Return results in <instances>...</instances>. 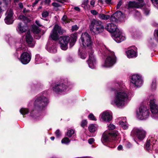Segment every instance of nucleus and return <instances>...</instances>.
<instances>
[{
    "mask_svg": "<svg viewBox=\"0 0 158 158\" xmlns=\"http://www.w3.org/2000/svg\"><path fill=\"white\" fill-rule=\"evenodd\" d=\"M113 90L114 91V95L111 97V104L119 108L124 106L128 98L127 89L123 84L116 83Z\"/></svg>",
    "mask_w": 158,
    "mask_h": 158,
    "instance_id": "f257e3e1",
    "label": "nucleus"
},
{
    "mask_svg": "<svg viewBox=\"0 0 158 158\" xmlns=\"http://www.w3.org/2000/svg\"><path fill=\"white\" fill-rule=\"evenodd\" d=\"M98 47L99 53L105 56H107L105 63L102 66L106 67L113 66L116 62V58L114 52L107 49L105 46L101 43H98Z\"/></svg>",
    "mask_w": 158,
    "mask_h": 158,
    "instance_id": "f03ea898",
    "label": "nucleus"
},
{
    "mask_svg": "<svg viewBox=\"0 0 158 158\" xmlns=\"http://www.w3.org/2000/svg\"><path fill=\"white\" fill-rule=\"evenodd\" d=\"M105 29L109 32L113 33V39L116 42L120 43L125 39V37L122 32L117 28L116 25L114 23L107 24Z\"/></svg>",
    "mask_w": 158,
    "mask_h": 158,
    "instance_id": "7ed1b4c3",
    "label": "nucleus"
},
{
    "mask_svg": "<svg viewBox=\"0 0 158 158\" xmlns=\"http://www.w3.org/2000/svg\"><path fill=\"white\" fill-rule=\"evenodd\" d=\"M46 96V94H41L35 97L34 103V108L35 110H41L47 106L48 101Z\"/></svg>",
    "mask_w": 158,
    "mask_h": 158,
    "instance_id": "20e7f679",
    "label": "nucleus"
},
{
    "mask_svg": "<svg viewBox=\"0 0 158 158\" xmlns=\"http://www.w3.org/2000/svg\"><path fill=\"white\" fill-rule=\"evenodd\" d=\"M90 31L92 34H97L102 32L104 27L102 22L95 19L92 20L89 26Z\"/></svg>",
    "mask_w": 158,
    "mask_h": 158,
    "instance_id": "39448f33",
    "label": "nucleus"
},
{
    "mask_svg": "<svg viewBox=\"0 0 158 158\" xmlns=\"http://www.w3.org/2000/svg\"><path fill=\"white\" fill-rule=\"evenodd\" d=\"M149 101L150 110L152 114V117L158 118V106L156 104V100L154 95H150L148 98Z\"/></svg>",
    "mask_w": 158,
    "mask_h": 158,
    "instance_id": "423d86ee",
    "label": "nucleus"
},
{
    "mask_svg": "<svg viewBox=\"0 0 158 158\" xmlns=\"http://www.w3.org/2000/svg\"><path fill=\"white\" fill-rule=\"evenodd\" d=\"M136 115L139 119L140 120H145L149 117V112L146 107L141 106L137 110Z\"/></svg>",
    "mask_w": 158,
    "mask_h": 158,
    "instance_id": "0eeeda50",
    "label": "nucleus"
},
{
    "mask_svg": "<svg viewBox=\"0 0 158 158\" xmlns=\"http://www.w3.org/2000/svg\"><path fill=\"white\" fill-rule=\"evenodd\" d=\"M142 83L141 77L138 74H134L131 77L130 86L132 88H136L141 86Z\"/></svg>",
    "mask_w": 158,
    "mask_h": 158,
    "instance_id": "6e6552de",
    "label": "nucleus"
},
{
    "mask_svg": "<svg viewBox=\"0 0 158 158\" xmlns=\"http://www.w3.org/2000/svg\"><path fill=\"white\" fill-rule=\"evenodd\" d=\"M146 133V131L141 127H134L131 132L132 135L140 140L145 138Z\"/></svg>",
    "mask_w": 158,
    "mask_h": 158,
    "instance_id": "1a4fd4ad",
    "label": "nucleus"
},
{
    "mask_svg": "<svg viewBox=\"0 0 158 158\" xmlns=\"http://www.w3.org/2000/svg\"><path fill=\"white\" fill-rule=\"evenodd\" d=\"M118 135V132L117 131H114L112 133H104L102 135L101 139L102 142L104 145H106V143L110 141L111 139L114 140Z\"/></svg>",
    "mask_w": 158,
    "mask_h": 158,
    "instance_id": "9d476101",
    "label": "nucleus"
},
{
    "mask_svg": "<svg viewBox=\"0 0 158 158\" xmlns=\"http://www.w3.org/2000/svg\"><path fill=\"white\" fill-rule=\"evenodd\" d=\"M82 44L84 47H90L92 42L90 35L87 32L82 33L81 37Z\"/></svg>",
    "mask_w": 158,
    "mask_h": 158,
    "instance_id": "9b49d317",
    "label": "nucleus"
},
{
    "mask_svg": "<svg viewBox=\"0 0 158 158\" xmlns=\"http://www.w3.org/2000/svg\"><path fill=\"white\" fill-rule=\"evenodd\" d=\"M62 33L63 30L61 29V27L56 24L50 34V37L53 40H56L58 38L59 34L61 35Z\"/></svg>",
    "mask_w": 158,
    "mask_h": 158,
    "instance_id": "f8f14e48",
    "label": "nucleus"
},
{
    "mask_svg": "<svg viewBox=\"0 0 158 158\" xmlns=\"http://www.w3.org/2000/svg\"><path fill=\"white\" fill-rule=\"evenodd\" d=\"M53 90L56 93H60L65 91L67 88L63 82H57L52 88Z\"/></svg>",
    "mask_w": 158,
    "mask_h": 158,
    "instance_id": "ddd939ff",
    "label": "nucleus"
},
{
    "mask_svg": "<svg viewBox=\"0 0 158 158\" xmlns=\"http://www.w3.org/2000/svg\"><path fill=\"white\" fill-rule=\"evenodd\" d=\"M70 40V38L68 36H62L59 38V43L62 49L65 50L67 49V45Z\"/></svg>",
    "mask_w": 158,
    "mask_h": 158,
    "instance_id": "4468645a",
    "label": "nucleus"
},
{
    "mask_svg": "<svg viewBox=\"0 0 158 158\" xmlns=\"http://www.w3.org/2000/svg\"><path fill=\"white\" fill-rule=\"evenodd\" d=\"M31 59V54L27 52L22 53L20 58V60L23 64H26L30 61Z\"/></svg>",
    "mask_w": 158,
    "mask_h": 158,
    "instance_id": "2eb2a0df",
    "label": "nucleus"
},
{
    "mask_svg": "<svg viewBox=\"0 0 158 158\" xmlns=\"http://www.w3.org/2000/svg\"><path fill=\"white\" fill-rule=\"evenodd\" d=\"M6 14L7 15L4 19L5 23L7 24H12L14 21L12 10L11 9L8 10Z\"/></svg>",
    "mask_w": 158,
    "mask_h": 158,
    "instance_id": "dca6fc26",
    "label": "nucleus"
},
{
    "mask_svg": "<svg viewBox=\"0 0 158 158\" xmlns=\"http://www.w3.org/2000/svg\"><path fill=\"white\" fill-rule=\"evenodd\" d=\"M100 118L101 121L108 122L112 120V116L111 113L105 111L101 114Z\"/></svg>",
    "mask_w": 158,
    "mask_h": 158,
    "instance_id": "f3484780",
    "label": "nucleus"
},
{
    "mask_svg": "<svg viewBox=\"0 0 158 158\" xmlns=\"http://www.w3.org/2000/svg\"><path fill=\"white\" fill-rule=\"evenodd\" d=\"M124 16V15L120 11H117L111 16L110 20L112 22H116Z\"/></svg>",
    "mask_w": 158,
    "mask_h": 158,
    "instance_id": "a211bd4d",
    "label": "nucleus"
},
{
    "mask_svg": "<svg viewBox=\"0 0 158 158\" xmlns=\"http://www.w3.org/2000/svg\"><path fill=\"white\" fill-rule=\"evenodd\" d=\"M26 40L28 46L30 47H33L35 44V42L32 37L30 34V32L28 31L26 35Z\"/></svg>",
    "mask_w": 158,
    "mask_h": 158,
    "instance_id": "6ab92c4d",
    "label": "nucleus"
},
{
    "mask_svg": "<svg viewBox=\"0 0 158 158\" xmlns=\"http://www.w3.org/2000/svg\"><path fill=\"white\" fill-rule=\"evenodd\" d=\"M88 62L90 68L93 69L96 67V59L92 54H90L89 55V59Z\"/></svg>",
    "mask_w": 158,
    "mask_h": 158,
    "instance_id": "aec40b11",
    "label": "nucleus"
},
{
    "mask_svg": "<svg viewBox=\"0 0 158 158\" xmlns=\"http://www.w3.org/2000/svg\"><path fill=\"white\" fill-rule=\"evenodd\" d=\"M117 120L119 121V124L124 129H127L128 128V126L126 121L125 117H121L118 118Z\"/></svg>",
    "mask_w": 158,
    "mask_h": 158,
    "instance_id": "412c9836",
    "label": "nucleus"
},
{
    "mask_svg": "<svg viewBox=\"0 0 158 158\" xmlns=\"http://www.w3.org/2000/svg\"><path fill=\"white\" fill-rule=\"evenodd\" d=\"M143 4L139 2H136L134 1H130L128 3V8H139L142 7Z\"/></svg>",
    "mask_w": 158,
    "mask_h": 158,
    "instance_id": "4be33fe9",
    "label": "nucleus"
},
{
    "mask_svg": "<svg viewBox=\"0 0 158 158\" xmlns=\"http://www.w3.org/2000/svg\"><path fill=\"white\" fill-rule=\"evenodd\" d=\"M153 141L154 139L152 138L151 139H148L147 140L146 143L145 145V148L147 151H149L152 149L151 143H152L154 144L155 143Z\"/></svg>",
    "mask_w": 158,
    "mask_h": 158,
    "instance_id": "5701e85b",
    "label": "nucleus"
},
{
    "mask_svg": "<svg viewBox=\"0 0 158 158\" xmlns=\"http://www.w3.org/2000/svg\"><path fill=\"white\" fill-rule=\"evenodd\" d=\"M8 7V3L6 1L2 2H0V18L3 11L5 10Z\"/></svg>",
    "mask_w": 158,
    "mask_h": 158,
    "instance_id": "b1692460",
    "label": "nucleus"
},
{
    "mask_svg": "<svg viewBox=\"0 0 158 158\" xmlns=\"http://www.w3.org/2000/svg\"><path fill=\"white\" fill-rule=\"evenodd\" d=\"M16 30L20 34L25 32L27 30V27L20 23L18 25Z\"/></svg>",
    "mask_w": 158,
    "mask_h": 158,
    "instance_id": "393cba45",
    "label": "nucleus"
},
{
    "mask_svg": "<svg viewBox=\"0 0 158 158\" xmlns=\"http://www.w3.org/2000/svg\"><path fill=\"white\" fill-rule=\"evenodd\" d=\"M127 56L129 58H131L137 56L136 52L133 49L128 50L126 52Z\"/></svg>",
    "mask_w": 158,
    "mask_h": 158,
    "instance_id": "a878e982",
    "label": "nucleus"
},
{
    "mask_svg": "<svg viewBox=\"0 0 158 158\" xmlns=\"http://www.w3.org/2000/svg\"><path fill=\"white\" fill-rule=\"evenodd\" d=\"M5 39L10 45H13L14 44L15 42L14 40L10 35L6 36L5 37Z\"/></svg>",
    "mask_w": 158,
    "mask_h": 158,
    "instance_id": "bb28decb",
    "label": "nucleus"
},
{
    "mask_svg": "<svg viewBox=\"0 0 158 158\" xmlns=\"http://www.w3.org/2000/svg\"><path fill=\"white\" fill-rule=\"evenodd\" d=\"M97 129L96 125L93 124L89 125L88 127L89 131L91 132H95Z\"/></svg>",
    "mask_w": 158,
    "mask_h": 158,
    "instance_id": "cd10ccee",
    "label": "nucleus"
},
{
    "mask_svg": "<svg viewBox=\"0 0 158 158\" xmlns=\"http://www.w3.org/2000/svg\"><path fill=\"white\" fill-rule=\"evenodd\" d=\"M98 17L101 19L107 20L110 18V16L108 15H105L104 14H100L98 15Z\"/></svg>",
    "mask_w": 158,
    "mask_h": 158,
    "instance_id": "c85d7f7f",
    "label": "nucleus"
},
{
    "mask_svg": "<svg viewBox=\"0 0 158 158\" xmlns=\"http://www.w3.org/2000/svg\"><path fill=\"white\" fill-rule=\"evenodd\" d=\"M72 40L70 42V45L71 47L73 46L74 44L76 39V34H73L71 35Z\"/></svg>",
    "mask_w": 158,
    "mask_h": 158,
    "instance_id": "c756f323",
    "label": "nucleus"
},
{
    "mask_svg": "<svg viewBox=\"0 0 158 158\" xmlns=\"http://www.w3.org/2000/svg\"><path fill=\"white\" fill-rule=\"evenodd\" d=\"M19 19L20 20L23 21L25 23H28L29 22V19L23 15H20L19 16Z\"/></svg>",
    "mask_w": 158,
    "mask_h": 158,
    "instance_id": "7c9ffc66",
    "label": "nucleus"
},
{
    "mask_svg": "<svg viewBox=\"0 0 158 158\" xmlns=\"http://www.w3.org/2000/svg\"><path fill=\"white\" fill-rule=\"evenodd\" d=\"M19 19L20 20L23 21L25 23H28L29 22V19L23 15H20L19 16Z\"/></svg>",
    "mask_w": 158,
    "mask_h": 158,
    "instance_id": "2f4dec72",
    "label": "nucleus"
},
{
    "mask_svg": "<svg viewBox=\"0 0 158 158\" xmlns=\"http://www.w3.org/2000/svg\"><path fill=\"white\" fill-rule=\"evenodd\" d=\"M19 19L20 20L23 21L25 23H28L29 22V19L23 15H20L19 16Z\"/></svg>",
    "mask_w": 158,
    "mask_h": 158,
    "instance_id": "473e14b6",
    "label": "nucleus"
},
{
    "mask_svg": "<svg viewBox=\"0 0 158 158\" xmlns=\"http://www.w3.org/2000/svg\"><path fill=\"white\" fill-rule=\"evenodd\" d=\"M32 28V31L35 34H38L40 31V30L39 28L35 26H33Z\"/></svg>",
    "mask_w": 158,
    "mask_h": 158,
    "instance_id": "72a5a7b5",
    "label": "nucleus"
},
{
    "mask_svg": "<svg viewBox=\"0 0 158 158\" xmlns=\"http://www.w3.org/2000/svg\"><path fill=\"white\" fill-rule=\"evenodd\" d=\"M20 112L21 114L24 115L28 113L29 110L27 108H22L20 110Z\"/></svg>",
    "mask_w": 158,
    "mask_h": 158,
    "instance_id": "f704fd0d",
    "label": "nucleus"
},
{
    "mask_svg": "<svg viewBox=\"0 0 158 158\" xmlns=\"http://www.w3.org/2000/svg\"><path fill=\"white\" fill-rule=\"evenodd\" d=\"M42 58L40 57V56L39 55H36L35 56V61L37 62V63H42Z\"/></svg>",
    "mask_w": 158,
    "mask_h": 158,
    "instance_id": "c9c22d12",
    "label": "nucleus"
},
{
    "mask_svg": "<svg viewBox=\"0 0 158 158\" xmlns=\"http://www.w3.org/2000/svg\"><path fill=\"white\" fill-rule=\"evenodd\" d=\"M61 20L62 23L64 24L69 23L70 21V20L67 18V16L65 15H64L63 17L62 18Z\"/></svg>",
    "mask_w": 158,
    "mask_h": 158,
    "instance_id": "e433bc0d",
    "label": "nucleus"
},
{
    "mask_svg": "<svg viewBox=\"0 0 158 158\" xmlns=\"http://www.w3.org/2000/svg\"><path fill=\"white\" fill-rule=\"evenodd\" d=\"M70 140L67 137H65L63 139L61 140V143H62L68 144L69 143Z\"/></svg>",
    "mask_w": 158,
    "mask_h": 158,
    "instance_id": "4c0bfd02",
    "label": "nucleus"
},
{
    "mask_svg": "<svg viewBox=\"0 0 158 158\" xmlns=\"http://www.w3.org/2000/svg\"><path fill=\"white\" fill-rule=\"evenodd\" d=\"M49 14V13L47 11H44L41 14L43 19L45 20V19L48 16Z\"/></svg>",
    "mask_w": 158,
    "mask_h": 158,
    "instance_id": "58836bf2",
    "label": "nucleus"
},
{
    "mask_svg": "<svg viewBox=\"0 0 158 158\" xmlns=\"http://www.w3.org/2000/svg\"><path fill=\"white\" fill-rule=\"evenodd\" d=\"M74 131L73 130L70 129L68 131L67 135L69 137H71L72 135L74 134Z\"/></svg>",
    "mask_w": 158,
    "mask_h": 158,
    "instance_id": "ea45409f",
    "label": "nucleus"
},
{
    "mask_svg": "<svg viewBox=\"0 0 158 158\" xmlns=\"http://www.w3.org/2000/svg\"><path fill=\"white\" fill-rule=\"evenodd\" d=\"M27 49V48L24 45H22L21 47L19 48L16 49L17 51H21L22 52L26 51Z\"/></svg>",
    "mask_w": 158,
    "mask_h": 158,
    "instance_id": "a19ab883",
    "label": "nucleus"
},
{
    "mask_svg": "<svg viewBox=\"0 0 158 158\" xmlns=\"http://www.w3.org/2000/svg\"><path fill=\"white\" fill-rule=\"evenodd\" d=\"M156 87V82L155 81H152L151 85V88L152 90H155Z\"/></svg>",
    "mask_w": 158,
    "mask_h": 158,
    "instance_id": "79ce46f5",
    "label": "nucleus"
},
{
    "mask_svg": "<svg viewBox=\"0 0 158 158\" xmlns=\"http://www.w3.org/2000/svg\"><path fill=\"white\" fill-rule=\"evenodd\" d=\"M88 118L91 120L96 121V119L92 114H90L88 116Z\"/></svg>",
    "mask_w": 158,
    "mask_h": 158,
    "instance_id": "37998d69",
    "label": "nucleus"
},
{
    "mask_svg": "<svg viewBox=\"0 0 158 158\" xmlns=\"http://www.w3.org/2000/svg\"><path fill=\"white\" fill-rule=\"evenodd\" d=\"M115 127V126L112 124H110L108 126V129L110 130H113L114 129Z\"/></svg>",
    "mask_w": 158,
    "mask_h": 158,
    "instance_id": "c03bdc74",
    "label": "nucleus"
},
{
    "mask_svg": "<svg viewBox=\"0 0 158 158\" xmlns=\"http://www.w3.org/2000/svg\"><path fill=\"white\" fill-rule=\"evenodd\" d=\"M87 123V122L86 120H83L81 122V126L82 127H84L86 125Z\"/></svg>",
    "mask_w": 158,
    "mask_h": 158,
    "instance_id": "a18cd8bd",
    "label": "nucleus"
},
{
    "mask_svg": "<svg viewBox=\"0 0 158 158\" xmlns=\"http://www.w3.org/2000/svg\"><path fill=\"white\" fill-rule=\"evenodd\" d=\"M57 137H59L61 135V133L59 130H57L55 132Z\"/></svg>",
    "mask_w": 158,
    "mask_h": 158,
    "instance_id": "49530a36",
    "label": "nucleus"
},
{
    "mask_svg": "<svg viewBox=\"0 0 158 158\" xmlns=\"http://www.w3.org/2000/svg\"><path fill=\"white\" fill-rule=\"evenodd\" d=\"M52 6L55 7H58L61 6L59 2H54L52 3Z\"/></svg>",
    "mask_w": 158,
    "mask_h": 158,
    "instance_id": "de8ad7c7",
    "label": "nucleus"
},
{
    "mask_svg": "<svg viewBox=\"0 0 158 158\" xmlns=\"http://www.w3.org/2000/svg\"><path fill=\"white\" fill-rule=\"evenodd\" d=\"M78 27L77 25H75L72 26L71 30L72 31H76L77 30Z\"/></svg>",
    "mask_w": 158,
    "mask_h": 158,
    "instance_id": "09e8293b",
    "label": "nucleus"
},
{
    "mask_svg": "<svg viewBox=\"0 0 158 158\" xmlns=\"http://www.w3.org/2000/svg\"><path fill=\"white\" fill-rule=\"evenodd\" d=\"M126 147L128 148H130L132 147L131 144L129 142H127L126 144Z\"/></svg>",
    "mask_w": 158,
    "mask_h": 158,
    "instance_id": "8fccbe9b",
    "label": "nucleus"
},
{
    "mask_svg": "<svg viewBox=\"0 0 158 158\" xmlns=\"http://www.w3.org/2000/svg\"><path fill=\"white\" fill-rule=\"evenodd\" d=\"M94 141V138H91L88 139V141L90 144H91L93 143Z\"/></svg>",
    "mask_w": 158,
    "mask_h": 158,
    "instance_id": "3c124183",
    "label": "nucleus"
},
{
    "mask_svg": "<svg viewBox=\"0 0 158 158\" xmlns=\"http://www.w3.org/2000/svg\"><path fill=\"white\" fill-rule=\"evenodd\" d=\"M122 1H119L117 5V9L119 8L120 6L122 5Z\"/></svg>",
    "mask_w": 158,
    "mask_h": 158,
    "instance_id": "603ef678",
    "label": "nucleus"
},
{
    "mask_svg": "<svg viewBox=\"0 0 158 158\" xmlns=\"http://www.w3.org/2000/svg\"><path fill=\"white\" fill-rule=\"evenodd\" d=\"M90 12L93 15H96L98 14V12L94 10H91Z\"/></svg>",
    "mask_w": 158,
    "mask_h": 158,
    "instance_id": "864d4df0",
    "label": "nucleus"
},
{
    "mask_svg": "<svg viewBox=\"0 0 158 158\" xmlns=\"http://www.w3.org/2000/svg\"><path fill=\"white\" fill-rule=\"evenodd\" d=\"M87 55L84 53H82L81 55V57L82 59H85Z\"/></svg>",
    "mask_w": 158,
    "mask_h": 158,
    "instance_id": "5fc2aeb1",
    "label": "nucleus"
},
{
    "mask_svg": "<svg viewBox=\"0 0 158 158\" xmlns=\"http://www.w3.org/2000/svg\"><path fill=\"white\" fill-rule=\"evenodd\" d=\"M95 3V1L94 0H91L90 2V5L93 7L94 6Z\"/></svg>",
    "mask_w": 158,
    "mask_h": 158,
    "instance_id": "6e6d98bb",
    "label": "nucleus"
},
{
    "mask_svg": "<svg viewBox=\"0 0 158 158\" xmlns=\"http://www.w3.org/2000/svg\"><path fill=\"white\" fill-rule=\"evenodd\" d=\"M89 1L88 0H84L82 3V4L84 5L85 6H87Z\"/></svg>",
    "mask_w": 158,
    "mask_h": 158,
    "instance_id": "4d7b16f0",
    "label": "nucleus"
},
{
    "mask_svg": "<svg viewBox=\"0 0 158 158\" xmlns=\"http://www.w3.org/2000/svg\"><path fill=\"white\" fill-rule=\"evenodd\" d=\"M40 0H35V2L33 3L32 6L33 7H34L35 5L38 3Z\"/></svg>",
    "mask_w": 158,
    "mask_h": 158,
    "instance_id": "13d9d810",
    "label": "nucleus"
},
{
    "mask_svg": "<svg viewBox=\"0 0 158 158\" xmlns=\"http://www.w3.org/2000/svg\"><path fill=\"white\" fill-rule=\"evenodd\" d=\"M153 3L155 4H158V0H151Z\"/></svg>",
    "mask_w": 158,
    "mask_h": 158,
    "instance_id": "bf43d9fd",
    "label": "nucleus"
},
{
    "mask_svg": "<svg viewBox=\"0 0 158 158\" xmlns=\"http://www.w3.org/2000/svg\"><path fill=\"white\" fill-rule=\"evenodd\" d=\"M149 12V10L148 9H146L144 10V13L146 15H148Z\"/></svg>",
    "mask_w": 158,
    "mask_h": 158,
    "instance_id": "052dcab7",
    "label": "nucleus"
},
{
    "mask_svg": "<svg viewBox=\"0 0 158 158\" xmlns=\"http://www.w3.org/2000/svg\"><path fill=\"white\" fill-rule=\"evenodd\" d=\"M117 148L119 151L122 150L123 149V147L122 145H119L118 146Z\"/></svg>",
    "mask_w": 158,
    "mask_h": 158,
    "instance_id": "680f3d73",
    "label": "nucleus"
},
{
    "mask_svg": "<svg viewBox=\"0 0 158 158\" xmlns=\"http://www.w3.org/2000/svg\"><path fill=\"white\" fill-rule=\"evenodd\" d=\"M35 23L39 26L41 27L42 25L40 24V22L38 20H36L35 21Z\"/></svg>",
    "mask_w": 158,
    "mask_h": 158,
    "instance_id": "e2e57ef3",
    "label": "nucleus"
},
{
    "mask_svg": "<svg viewBox=\"0 0 158 158\" xmlns=\"http://www.w3.org/2000/svg\"><path fill=\"white\" fill-rule=\"evenodd\" d=\"M112 0H105V2L107 4H110Z\"/></svg>",
    "mask_w": 158,
    "mask_h": 158,
    "instance_id": "0e129e2a",
    "label": "nucleus"
},
{
    "mask_svg": "<svg viewBox=\"0 0 158 158\" xmlns=\"http://www.w3.org/2000/svg\"><path fill=\"white\" fill-rule=\"evenodd\" d=\"M19 7L21 9L23 8V3L21 2H20L19 3Z\"/></svg>",
    "mask_w": 158,
    "mask_h": 158,
    "instance_id": "69168bd1",
    "label": "nucleus"
},
{
    "mask_svg": "<svg viewBox=\"0 0 158 158\" xmlns=\"http://www.w3.org/2000/svg\"><path fill=\"white\" fill-rule=\"evenodd\" d=\"M135 15L136 16H139L140 15V13L139 11L135 10Z\"/></svg>",
    "mask_w": 158,
    "mask_h": 158,
    "instance_id": "338daca9",
    "label": "nucleus"
},
{
    "mask_svg": "<svg viewBox=\"0 0 158 158\" xmlns=\"http://www.w3.org/2000/svg\"><path fill=\"white\" fill-rule=\"evenodd\" d=\"M74 9L76 10L77 11H79L80 10V8L79 7H77V6L75 7H74Z\"/></svg>",
    "mask_w": 158,
    "mask_h": 158,
    "instance_id": "774afa93",
    "label": "nucleus"
}]
</instances>
